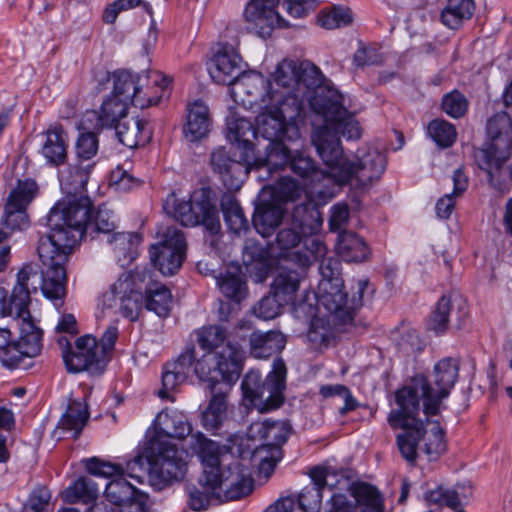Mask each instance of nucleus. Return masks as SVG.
Instances as JSON below:
<instances>
[{
    "label": "nucleus",
    "mask_w": 512,
    "mask_h": 512,
    "mask_svg": "<svg viewBox=\"0 0 512 512\" xmlns=\"http://www.w3.org/2000/svg\"><path fill=\"white\" fill-rule=\"evenodd\" d=\"M92 203L87 196L68 195L51 209L48 217L51 231L39 240L38 255L43 265V295L62 304L66 295L65 265L76 244L86 233Z\"/></svg>",
    "instance_id": "f257e3e1"
},
{
    "label": "nucleus",
    "mask_w": 512,
    "mask_h": 512,
    "mask_svg": "<svg viewBox=\"0 0 512 512\" xmlns=\"http://www.w3.org/2000/svg\"><path fill=\"white\" fill-rule=\"evenodd\" d=\"M431 382L423 374L415 375L395 392L398 409L392 410L387 418L393 429L402 431L396 436L401 456L414 463L418 451L422 450L429 460H436L446 450L444 432L437 422L419 420L417 415L422 407L424 414L437 415L441 406L438 402L430 407Z\"/></svg>",
    "instance_id": "f03ea898"
},
{
    "label": "nucleus",
    "mask_w": 512,
    "mask_h": 512,
    "mask_svg": "<svg viewBox=\"0 0 512 512\" xmlns=\"http://www.w3.org/2000/svg\"><path fill=\"white\" fill-rule=\"evenodd\" d=\"M313 145L328 167L329 176L339 185L353 180L361 186L369 185L381 176L386 167L385 155L373 147L359 149L356 161H350L343 155L341 141L325 128L314 135Z\"/></svg>",
    "instance_id": "7ed1b4c3"
},
{
    "label": "nucleus",
    "mask_w": 512,
    "mask_h": 512,
    "mask_svg": "<svg viewBox=\"0 0 512 512\" xmlns=\"http://www.w3.org/2000/svg\"><path fill=\"white\" fill-rule=\"evenodd\" d=\"M191 450L202 457L203 461L211 462V472L206 477V483L212 486V493L218 502L239 500L252 493L254 479L249 469L236 462L226 468L221 467L222 447L215 441L208 439L202 433L192 435Z\"/></svg>",
    "instance_id": "20e7f679"
},
{
    "label": "nucleus",
    "mask_w": 512,
    "mask_h": 512,
    "mask_svg": "<svg viewBox=\"0 0 512 512\" xmlns=\"http://www.w3.org/2000/svg\"><path fill=\"white\" fill-rule=\"evenodd\" d=\"M262 112L256 117L257 134L269 140L266 155L273 143H296L300 140V131L296 120L301 116L297 99L285 102L283 95L263 96L260 100Z\"/></svg>",
    "instance_id": "39448f33"
},
{
    "label": "nucleus",
    "mask_w": 512,
    "mask_h": 512,
    "mask_svg": "<svg viewBox=\"0 0 512 512\" xmlns=\"http://www.w3.org/2000/svg\"><path fill=\"white\" fill-rule=\"evenodd\" d=\"M319 271L322 276L318 284V301L327 311L334 315L335 320L346 325L354 318V310L362 305V296L367 288L368 281L360 280L357 283L358 298H353L352 307L346 306V295L343 293V281L340 278V263L337 259L329 257L319 260Z\"/></svg>",
    "instance_id": "423d86ee"
},
{
    "label": "nucleus",
    "mask_w": 512,
    "mask_h": 512,
    "mask_svg": "<svg viewBox=\"0 0 512 512\" xmlns=\"http://www.w3.org/2000/svg\"><path fill=\"white\" fill-rule=\"evenodd\" d=\"M321 72L314 64L291 59L282 60L273 73V82H267V92L264 96L274 97L283 95L285 102L297 99L303 108L304 99L310 89L320 85Z\"/></svg>",
    "instance_id": "0eeeda50"
},
{
    "label": "nucleus",
    "mask_w": 512,
    "mask_h": 512,
    "mask_svg": "<svg viewBox=\"0 0 512 512\" xmlns=\"http://www.w3.org/2000/svg\"><path fill=\"white\" fill-rule=\"evenodd\" d=\"M286 366L282 359H276L273 370L262 381L258 371L251 370L241 382L243 400L260 413L275 410L285 401Z\"/></svg>",
    "instance_id": "6e6552de"
},
{
    "label": "nucleus",
    "mask_w": 512,
    "mask_h": 512,
    "mask_svg": "<svg viewBox=\"0 0 512 512\" xmlns=\"http://www.w3.org/2000/svg\"><path fill=\"white\" fill-rule=\"evenodd\" d=\"M286 366L282 359H276L273 370L262 381L258 371L251 370L241 382L243 400L260 413L275 410L285 401Z\"/></svg>",
    "instance_id": "1a4fd4ad"
},
{
    "label": "nucleus",
    "mask_w": 512,
    "mask_h": 512,
    "mask_svg": "<svg viewBox=\"0 0 512 512\" xmlns=\"http://www.w3.org/2000/svg\"><path fill=\"white\" fill-rule=\"evenodd\" d=\"M150 278L146 267L137 266L133 271L120 274L103 293V308L114 310L131 321L137 320L142 309V289Z\"/></svg>",
    "instance_id": "9d476101"
},
{
    "label": "nucleus",
    "mask_w": 512,
    "mask_h": 512,
    "mask_svg": "<svg viewBox=\"0 0 512 512\" xmlns=\"http://www.w3.org/2000/svg\"><path fill=\"white\" fill-rule=\"evenodd\" d=\"M490 142L475 151L478 167L485 171L492 181L501 170L512 149V120L506 112H498L487 123Z\"/></svg>",
    "instance_id": "9b49d317"
},
{
    "label": "nucleus",
    "mask_w": 512,
    "mask_h": 512,
    "mask_svg": "<svg viewBox=\"0 0 512 512\" xmlns=\"http://www.w3.org/2000/svg\"><path fill=\"white\" fill-rule=\"evenodd\" d=\"M171 80L159 71L144 74L120 71L116 73V91L126 94L130 104L140 109L156 105L166 95Z\"/></svg>",
    "instance_id": "f8f14e48"
},
{
    "label": "nucleus",
    "mask_w": 512,
    "mask_h": 512,
    "mask_svg": "<svg viewBox=\"0 0 512 512\" xmlns=\"http://www.w3.org/2000/svg\"><path fill=\"white\" fill-rule=\"evenodd\" d=\"M163 209L183 226L203 224L212 233L220 229L216 208L204 192H195L189 201L179 200L175 193L167 196Z\"/></svg>",
    "instance_id": "ddd939ff"
},
{
    "label": "nucleus",
    "mask_w": 512,
    "mask_h": 512,
    "mask_svg": "<svg viewBox=\"0 0 512 512\" xmlns=\"http://www.w3.org/2000/svg\"><path fill=\"white\" fill-rule=\"evenodd\" d=\"M287 165L299 177L310 179L311 182L331 179L328 169L326 171L319 169L310 156L298 149L292 150L286 143H273L259 169L265 168L268 177L272 176L274 172L284 169Z\"/></svg>",
    "instance_id": "4468645a"
},
{
    "label": "nucleus",
    "mask_w": 512,
    "mask_h": 512,
    "mask_svg": "<svg viewBox=\"0 0 512 512\" xmlns=\"http://www.w3.org/2000/svg\"><path fill=\"white\" fill-rule=\"evenodd\" d=\"M152 456L149 474L158 484L180 480L187 471L188 453L178 449L170 441H150Z\"/></svg>",
    "instance_id": "2eb2a0df"
},
{
    "label": "nucleus",
    "mask_w": 512,
    "mask_h": 512,
    "mask_svg": "<svg viewBox=\"0 0 512 512\" xmlns=\"http://www.w3.org/2000/svg\"><path fill=\"white\" fill-rule=\"evenodd\" d=\"M234 353L230 352L227 359H220L218 355L208 352L200 358H196L194 354L193 371L201 381L209 383L211 391H214L218 384L220 387L234 386L243 369V364L237 363L232 357Z\"/></svg>",
    "instance_id": "dca6fc26"
},
{
    "label": "nucleus",
    "mask_w": 512,
    "mask_h": 512,
    "mask_svg": "<svg viewBox=\"0 0 512 512\" xmlns=\"http://www.w3.org/2000/svg\"><path fill=\"white\" fill-rule=\"evenodd\" d=\"M150 259L163 275H173L181 267L186 256V241L183 233L175 227H167L161 241L151 246Z\"/></svg>",
    "instance_id": "f3484780"
},
{
    "label": "nucleus",
    "mask_w": 512,
    "mask_h": 512,
    "mask_svg": "<svg viewBox=\"0 0 512 512\" xmlns=\"http://www.w3.org/2000/svg\"><path fill=\"white\" fill-rule=\"evenodd\" d=\"M199 347L208 353L218 355L220 359H227L230 352H235L232 357L237 363L243 364L244 351L234 342L226 328L220 325H208L196 331Z\"/></svg>",
    "instance_id": "a211bd4d"
},
{
    "label": "nucleus",
    "mask_w": 512,
    "mask_h": 512,
    "mask_svg": "<svg viewBox=\"0 0 512 512\" xmlns=\"http://www.w3.org/2000/svg\"><path fill=\"white\" fill-rule=\"evenodd\" d=\"M37 271L31 264L25 265L17 274L15 285L10 298H7V290L0 287V317L11 316L16 320L25 315L30 303L28 282L31 277H36Z\"/></svg>",
    "instance_id": "6ab92c4d"
},
{
    "label": "nucleus",
    "mask_w": 512,
    "mask_h": 512,
    "mask_svg": "<svg viewBox=\"0 0 512 512\" xmlns=\"http://www.w3.org/2000/svg\"><path fill=\"white\" fill-rule=\"evenodd\" d=\"M322 114L325 123L315 128L311 135L313 142L314 135L318 130L325 128L339 140L341 134L348 140H357L362 135V129L355 117L350 114L345 107L337 102H331L323 107Z\"/></svg>",
    "instance_id": "aec40b11"
},
{
    "label": "nucleus",
    "mask_w": 512,
    "mask_h": 512,
    "mask_svg": "<svg viewBox=\"0 0 512 512\" xmlns=\"http://www.w3.org/2000/svg\"><path fill=\"white\" fill-rule=\"evenodd\" d=\"M209 74L218 84L232 85L243 75L242 58L231 46L219 47L209 63Z\"/></svg>",
    "instance_id": "412c9836"
},
{
    "label": "nucleus",
    "mask_w": 512,
    "mask_h": 512,
    "mask_svg": "<svg viewBox=\"0 0 512 512\" xmlns=\"http://www.w3.org/2000/svg\"><path fill=\"white\" fill-rule=\"evenodd\" d=\"M459 374V364L454 358L447 357L439 360L433 369L431 382L430 404L429 406L435 407L438 402L442 407V402L449 395L457 382Z\"/></svg>",
    "instance_id": "4be33fe9"
},
{
    "label": "nucleus",
    "mask_w": 512,
    "mask_h": 512,
    "mask_svg": "<svg viewBox=\"0 0 512 512\" xmlns=\"http://www.w3.org/2000/svg\"><path fill=\"white\" fill-rule=\"evenodd\" d=\"M210 164L214 172L218 173L224 185L229 190H238L248 175L247 164L234 160L223 147L211 153Z\"/></svg>",
    "instance_id": "5701e85b"
},
{
    "label": "nucleus",
    "mask_w": 512,
    "mask_h": 512,
    "mask_svg": "<svg viewBox=\"0 0 512 512\" xmlns=\"http://www.w3.org/2000/svg\"><path fill=\"white\" fill-rule=\"evenodd\" d=\"M191 432L192 426L185 414L177 410L164 409L154 420V434L150 441H168L170 438L183 439Z\"/></svg>",
    "instance_id": "b1692460"
},
{
    "label": "nucleus",
    "mask_w": 512,
    "mask_h": 512,
    "mask_svg": "<svg viewBox=\"0 0 512 512\" xmlns=\"http://www.w3.org/2000/svg\"><path fill=\"white\" fill-rule=\"evenodd\" d=\"M95 337L85 335L78 338L72 351L63 352V360L70 372H81L102 360Z\"/></svg>",
    "instance_id": "393cba45"
},
{
    "label": "nucleus",
    "mask_w": 512,
    "mask_h": 512,
    "mask_svg": "<svg viewBox=\"0 0 512 512\" xmlns=\"http://www.w3.org/2000/svg\"><path fill=\"white\" fill-rule=\"evenodd\" d=\"M309 476L313 484L302 489L298 503L305 512H319L322 505V489L324 487L333 489L336 486L335 482L329 480L335 475L331 469L313 467L310 469Z\"/></svg>",
    "instance_id": "a878e982"
},
{
    "label": "nucleus",
    "mask_w": 512,
    "mask_h": 512,
    "mask_svg": "<svg viewBox=\"0 0 512 512\" xmlns=\"http://www.w3.org/2000/svg\"><path fill=\"white\" fill-rule=\"evenodd\" d=\"M244 18L248 29L263 38L269 36L275 27H288V23L276 12V9H267L254 3H247Z\"/></svg>",
    "instance_id": "bb28decb"
},
{
    "label": "nucleus",
    "mask_w": 512,
    "mask_h": 512,
    "mask_svg": "<svg viewBox=\"0 0 512 512\" xmlns=\"http://www.w3.org/2000/svg\"><path fill=\"white\" fill-rule=\"evenodd\" d=\"M456 313L459 320L467 316L466 301L458 295H444L436 303L428 327L436 333L445 332L449 325L450 315Z\"/></svg>",
    "instance_id": "cd10ccee"
},
{
    "label": "nucleus",
    "mask_w": 512,
    "mask_h": 512,
    "mask_svg": "<svg viewBox=\"0 0 512 512\" xmlns=\"http://www.w3.org/2000/svg\"><path fill=\"white\" fill-rule=\"evenodd\" d=\"M291 433V425L286 420L257 421L250 425L248 434L254 440L263 442V445L269 447H279L283 445Z\"/></svg>",
    "instance_id": "c85d7f7f"
},
{
    "label": "nucleus",
    "mask_w": 512,
    "mask_h": 512,
    "mask_svg": "<svg viewBox=\"0 0 512 512\" xmlns=\"http://www.w3.org/2000/svg\"><path fill=\"white\" fill-rule=\"evenodd\" d=\"M130 105L129 99H126V94H120L116 91V73L114 74V87L112 93L104 99L99 113H90L92 116L97 117L96 128H103L105 126H113L127 117L128 107Z\"/></svg>",
    "instance_id": "c756f323"
},
{
    "label": "nucleus",
    "mask_w": 512,
    "mask_h": 512,
    "mask_svg": "<svg viewBox=\"0 0 512 512\" xmlns=\"http://www.w3.org/2000/svg\"><path fill=\"white\" fill-rule=\"evenodd\" d=\"M115 129L119 142L131 149L147 144L152 137L149 122L139 117H125Z\"/></svg>",
    "instance_id": "7c9ffc66"
},
{
    "label": "nucleus",
    "mask_w": 512,
    "mask_h": 512,
    "mask_svg": "<svg viewBox=\"0 0 512 512\" xmlns=\"http://www.w3.org/2000/svg\"><path fill=\"white\" fill-rule=\"evenodd\" d=\"M194 361V348L184 351L176 361L167 363L162 374L163 388L159 390L161 398L168 397V391L183 383L188 377Z\"/></svg>",
    "instance_id": "2f4dec72"
},
{
    "label": "nucleus",
    "mask_w": 512,
    "mask_h": 512,
    "mask_svg": "<svg viewBox=\"0 0 512 512\" xmlns=\"http://www.w3.org/2000/svg\"><path fill=\"white\" fill-rule=\"evenodd\" d=\"M212 120L208 106L201 100H196L187 107L184 135L191 142L198 141L208 135Z\"/></svg>",
    "instance_id": "473e14b6"
},
{
    "label": "nucleus",
    "mask_w": 512,
    "mask_h": 512,
    "mask_svg": "<svg viewBox=\"0 0 512 512\" xmlns=\"http://www.w3.org/2000/svg\"><path fill=\"white\" fill-rule=\"evenodd\" d=\"M143 459L136 457L133 460L127 462L126 467L123 468L120 465H115L110 462L101 460L97 457H92L83 460L85 469L91 475L109 478L113 476H124L125 474L132 479H135L138 483H141V476L136 473V469L142 470Z\"/></svg>",
    "instance_id": "72a5a7b5"
},
{
    "label": "nucleus",
    "mask_w": 512,
    "mask_h": 512,
    "mask_svg": "<svg viewBox=\"0 0 512 512\" xmlns=\"http://www.w3.org/2000/svg\"><path fill=\"white\" fill-rule=\"evenodd\" d=\"M141 241L140 234L136 232H114L107 237L114 258L122 267L130 265L136 259Z\"/></svg>",
    "instance_id": "f704fd0d"
},
{
    "label": "nucleus",
    "mask_w": 512,
    "mask_h": 512,
    "mask_svg": "<svg viewBox=\"0 0 512 512\" xmlns=\"http://www.w3.org/2000/svg\"><path fill=\"white\" fill-rule=\"evenodd\" d=\"M233 386L214 388L212 396L205 410L202 412V425L207 430L220 428L228 414L227 396Z\"/></svg>",
    "instance_id": "c9c22d12"
},
{
    "label": "nucleus",
    "mask_w": 512,
    "mask_h": 512,
    "mask_svg": "<svg viewBox=\"0 0 512 512\" xmlns=\"http://www.w3.org/2000/svg\"><path fill=\"white\" fill-rule=\"evenodd\" d=\"M286 345V338L279 331H254L249 337L251 356L257 359H267L280 353Z\"/></svg>",
    "instance_id": "e433bc0d"
},
{
    "label": "nucleus",
    "mask_w": 512,
    "mask_h": 512,
    "mask_svg": "<svg viewBox=\"0 0 512 512\" xmlns=\"http://www.w3.org/2000/svg\"><path fill=\"white\" fill-rule=\"evenodd\" d=\"M98 496L99 488L97 484L87 477L77 479L62 492V499L66 503L81 502L89 505L87 512L101 511L100 506L96 503Z\"/></svg>",
    "instance_id": "4c0bfd02"
},
{
    "label": "nucleus",
    "mask_w": 512,
    "mask_h": 512,
    "mask_svg": "<svg viewBox=\"0 0 512 512\" xmlns=\"http://www.w3.org/2000/svg\"><path fill=\"white\" fill-rule=\"evenodd\" d=\"M68 136L59 124L51 125L46 131V140L41 153L48 163L59 166L67 158Z\"/></svg>",
    "instance_id": "58836bf2"
},
{
    "label": "nucleus",
    "mask_w": 512,
    "mask_h": 512,
    "mask_svg": "<svg viewBox=\"0 0 512 512\" xmlns=\"http://www.w3.org/2000/svg\"><path fill=\"white\" fill-rule=\"evenodd\" d=\"M203 471L199 478V486L195 484H187L186 485V494H187V505L190 509L194 511H202L206 510L212 500H216V496L212 493V486L208 485L205 480L208 476V473L211 472L210 462L203 461L202 457H198Z\"/></svg>",
    "instance_id": "ea45409f"
},
{
    "label": "nucleus",
    "mask_w": 512,
    "mask_h": 512,
    "mask_svg": "<svg viewBox=\"0 0 512 512\" xmlns=\"http://www.w3.org/2000/svg\"><path fill=\"white\" fill-rule=\"evenodd\" d=\"M94 162L76 161L61 172L60 183L69 195H77L82 192L89 180L90 173L94 168Z\"/></svg>",
    "instance_id": "a19ab883"
},
{
    "label": "nucleus",
    "mask_w": 512,
    "mask_h": 512,
    "mask_svg": "<svg viewBox=\"0 0 512 512\" xmlns=\"http://www.w3.org/2000/svg\"><path fill=\"white\" fill-rule=\"evenodd\" d=\"M19 322L20 338L17 341L26 357H36L42 349V331L32 320L29 310L25 315L20 316Z\"/></svg>",
    "instance_id": "79ce46f5"
},
{
    "label": "nucleus",
    "mask_w": 512,
    "mask_h": 512,
    "mask_svg": "<svg viewBox=\"0 0 512 512\" xmlns=\"http://www.w3.org/2000/svg\"><path fill=\"white\" fill-rule=\"evenodd\" d=\"M337 252L346 262H362L368 259L370 250L359 235L344 231L339 235Z\"/></svg>",
    "instance_id": "37998d69"
},
{
    "label": "nucleus",
    "mask_w": 512,
    "mask_h": 512,
    "mask_svg": "<svg viewBox=\"0 0 512 512\" xmlns=\"http://www.w3.org/2000/svg\"><path fill=\"white\" fill-rule=\"evenodd\" d=\"M283 213L280 205L269 202L260 203L253 216V225L260 235L268 237L281 223Z\"/></svg>",
    "instance_id": "c03bdc74"
},
{
    "label": "nucleus",
    "mask_w": 512,
    "mask_h": 512,
    "mask_svg": "<svg viewBox=\"0 0 512 512\" xmlns=\"http://www.w3.org/2000/svg\"><path fill=\"white\" fill-rule=\"evenodd\" d=\"M350 492L359 512H383V498L375 486L364 482L353 483Z\"/></svg>",
    "instance_id": "a18cd8bd"
},
{
    "label": "nucleus",
    "mask_w": 512,
    "mask_h": 512,
    "mask_svg": "<svg viewBox=\"0 0 512 512\" xmlns=\"http://www.w3.org/2000/svg\"><path fill=\"white\" fill-rule=\"evenodd\" d=\"M89 418L88 405L85 401L73 400L59 420L58 429L73 433L77 438L81 434Z\"/></svg>",
    "instance_id": "49530a36"
},
{
    "label": "nucleus",
    "mask_w": 512,
    "mask_h": 512,
    "mask_svg": "<svg viewBox=\"0 0 512 512\" xmlns=\"http://www.w3.org/2000/svg\"><path fill=\"white\" fill-rule=\"evenodd\" d=\"M474 10L473 0H447L440 15L441 22L450 29H458L464 21L472 17Z\"/></svg>",
    "instance_id": "de8ad7c7"
},
{
    "label": "nucleus",
    "mask_w": 512,
    "mask_h": 512,
    "mask_svg": "<svg viewBox=\"0 0 512 512\" xmlns=\"http://www.w3.org/2000/svg\"><path fill=\"white\" fill-rule=\"evenodd\" d=\"M425 499L430 505L438 507L446 506L455 512H465L463 506L468 501V496L457 489L446 488L442 485L428 491Z\"/></svg>",
    "instance_id": "09e8293b"
},
{
    "label": "nucleus",
    "mask_w": 512,
    "mask_h": 512,
    "mask_svg": "<svg viewBox=\"0 0 512 512\" xmlns=\"http://www.w3.org/2000/svg\"><path fill=\"white\" fill-rule=\"evenodd\" d=\"M301 278L296 271H281L273 281L272 294L285 305L293 304Z\"/></svg>",
    "instance_id": "8fccbe9b"
},
{
    "label": "nucleus",
    "mask_w": 512,
    "mask_h": 512,
    "mask_svg": "<svg viewBox=\"0 0 512 512\" xmlns=\"http://www.w3.org/2000/svg\"><path fill=\"white\" fill-rule=\"evenodd\" d=\"M454 189L451 194H445L436 203V214L441 219H448L455 206V198L461 196L468 187V177L461 168L453 174Z\"/></svg>",
    "instance_id": "3c124183"
},
{
    "label": "nucleus",
    "mask_w": 512,
    "mask_h": 512,
    "mask_svg": "<svg viewBox=\"0 0 512 512\" xmlns=\"http://www.w3.org/2000/svg\"><path fill=\"white\" fill-rule=\"evenodd\" d=\"M145 305L150 311L155 312L160 317L169 314L172 304V294L164 285L154 283L146 287Z\"/></svg>",
    "instance_id": "603ef678"
},
{
    "label": "nucleus",
    "mask_w": 512,
    "mask_h": 512,
    "mask_svg": "<svg viewBox=\"0 0 512 512\" xmlns=\"http://www.w3.org/2000/svg\"><path fill=\"white\" fill-rule=\"evenodd\" d=\"M321 223H315L314 226H306L296 218V214L293 215V227L283 228L277 234L276 242L280 249L287 250L294 248L301 241V235L313 233L319 229Z\"/></svg>",
    "instance_id": "864d4df0"
},
{
    "label": "nucleus",
    "mask_w": 512,
    "mask_h": 512,
    "mask_svg": "<svg viewBox=\"0 0 512 512\" xmlns=\"http://www.w3.org/2000/svg\"><path fill=\"white\" fill-rule=\"evenodd\" d=\"M137 494H139V491L123 476L111 480L105 489L106 499L117 506H124Z\"/></svg>",
    "instance_id": "5fc2aeb1"
},
{
    "label": "nucleus",
    "mask_w": 512,
    "mask_h": 512,
    "mask_svg": "<svg viewBox=\"0 0 512 512\" xmlns=\"http://www.w3.org/2000/svg\"><path fill=\"white\" fill-rule=\"evenodd\" d=\"M427 132L435 144L442 149L451 147L457 139L455 126L444 119L432 120L428 124Z\"/></svg>",
    "instance_id": "6e6d98bb"
},
{
    "label": "nucleus",
    "mask_w": 512,
    "mask_h": 512,
    "mask_svg": "<svg viewBox=\"0 0 512 512\" xmlns=\"http://www.w3.org/2000/svg\"><path fill=\"white\" fill-rule=\"evenodd\" d=\"M217 285L227 298L236 302L246 296V283L239 272H226L217 278Z\"/></svg>",
    "instance_id": "4d7b16f0"
},
{
    "label": "nucleus",
    "mask_w": 512,
    "mask_h": 512,
    "mask_svg": "<svg viewBox=\"0 0 512 512\" xmlns=\"http://www.w3.org/2000/svg\"><path fill=\"white\" fill-rule=\"evenodd\" d=\"M221 206L225 221L232 232L240 233L247 230L248 220L237 200L227 198L222 201Z\"/></svg>",
    "instance_id": "13d9d810"
},
{
    "label": "nucleus",
    "mask_w": 512,
    "mask_h": 512,
    "mask_svg": "<svg viewBox=\"0 0 512 512\" xmlns=\"http://www.w3.org/2000/svg\"><path fill=\"white\" fill-rule=\"evenodd\" d=\"M317 21L321 27L331 30L347 26L352 22V16L348 8L333 6L330 9L322 10L318 14Z\"/></svg>",
    "instance_id": "bf43d9fd"
},
{
    "label": "nucleus",
    "mask_w": 512,
    "mask_h": 512,
    "mask_svg": "<svg viewBox=\"0 0 512 512\" xmlns=\"http://www.w3.org/2000/svg\"><path fill=\"white\" fill-rule=\"evenodd\" d=\"M115 229L116 217L114 213L105 206H100L93 218L90 217L86 233H102L109 236L115 232Z\"/></svg>",
    "instance_id": "052dcab7"
},
{
    "label": "nucleus",
    "mask_w": 512,
    "mask_h": 512,
    "mask_svg": "<svg viewBox=\"0 0 512 512\" xmlns=\"http://www.w3.org/2000/svg\"><path fill=\"white\" fill-rule=\"evenodd\" d=\"M37 192L38 186L34 180L26 179L19 181L17 186L11 191L6 203H11L13 206L26 210Z\"/></svg>",
    "instance_id": "680f3d73"
},
{
    "label": "nucleus",
    "mask_w": 512,
    "mask_h": 512,
    "mask_svg": "<svg viewBox=\"0 0 512 512\" xmlns=\"http://www.w3.org/2000/svg\"><path fill=\"white\" fill-rule=\"evenodd\" d=\"M256 134L257 128L254 129L252 123L247 119H231L227 122V137L231 141L242 143L244 147L251 144L250 137Z\"/></svg>",
    "instance_id": "e2e57ef3"
},
{
    "label": "nucleus",
    "mask_w": 512,
    "mask_h": 512,
    "mask_svg": "<svg viewBox=\"0 0 512 512\" xmlns=\"http://www.w3.org/2000/svg\"><path fill=\"white\" fill-rule=\"evenodd\" d=\"M307 337L315 348L327 346L333 337L329 321L322 317H314L311 320Z\"/></svg>",
    "instance_id": "0e129e2a"
},
{
    "label": "nucleus",
    "mask_w": 512,
    "mask_h": 512,
    "mask_svg": "<svg viewBox=\"0 0 512 512\" xmlns=\"http://www.w3.org/2000/svg\"><path fill=\"white\" fill-rule=\"evenodd\" d=\"M304 246L308 253L303 256H297L296 259L297 263L302 267L311 265L313 260L318 261L322 259L328 251L326 244L319 235L306 238Z\"/></svg>",
    "instance_id": "69168bd1"
},
{
    "label": "nucleus",
    "mask_w": 512,
    "mask_h": 512,
    "mask_svg": "<svg viewBox=\"0 0 512 512\" xmlns=\"http://www.w3.org/2000/svg\"><path fill=\"white\" fill-rule=\"evenodd\" d=\"M233 87L231 89V94L235 101L245 102L246 100L243 98L244 94L248 96H253L255 93L252 92L253 88L258 90V88H267V81L262 77H251L247 75H242L235 83L232 84Z\"/></svg>",
    "instance_id": "338daca9"
},
{
    "label": "nucleus",
    "mask_w": 512,
    "mask_h": 512,
    "mask_svg": "<svg viewBox=\"0 0 512 512\" xmlns=\"http://www.w3.org/2000/svg\"><path fill=\"white\" fill-rule=\"evenodd\" d=\"M442 109L448 116L457 119L466 114L468 101L462 93L454 90L443 97Z\"/></svg>",
    "instance_id": "774afa93"
}]
</instances>
